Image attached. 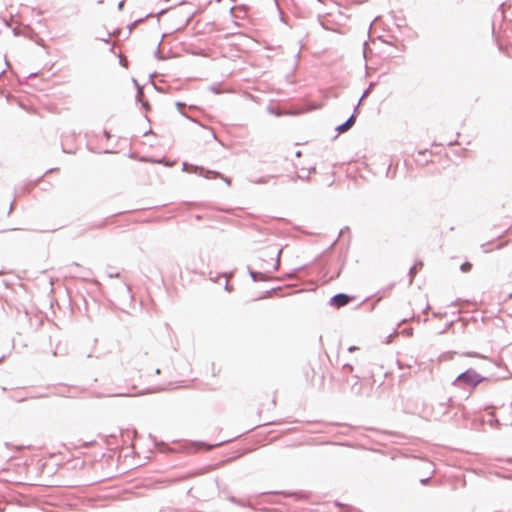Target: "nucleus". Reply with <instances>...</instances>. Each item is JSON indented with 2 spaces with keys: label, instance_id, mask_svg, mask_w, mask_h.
Returning <instances> with one entry per match:
<instances>
[{
  "label": "nucleus",
  "instance_id": "nucleus-4",
  "mask_svg": "<svg viewBox=\"0 0 512 512\" xmlns=\"http://www.w3.org/2000/svg\"><path fill=\"white\" fill-rule=\"evenodd\" d=\"M473 268V265L471 262H464L461 266H460V270L463 272V273H468L472 270Z\"/></svg>",
  "mask_w": 512,
  "mask_h": 512
},
{
  "label": "nucleus",
  "instance_id": "nucleus-8",
  "mask_svg": "<svg viewBox=\"0 0 512 512\" xmlns=\"http://www.w3.org/2000/svg\"><path fill=\"white\" fill-rule=\"evenodd\" d=\"M503 247V244L498 245V249H501Z\"/></svg>",
  "mask_w": 512,
  "mask_h": 512
},
{
  "label": "nucleus",
  "instance_id": "nucleus-3",
  "mask_svg": "<svg viewBox=\"0 0 512 512\" xmlns=\"http://www.w3.org/2000/svg\"><path fill=\"white\" fill-rule=\"evenodd\" d=\"M354 123V117L351 116L347 122H345L344 124H342L341 126L338 127V130L340 132H345L346 130H348Z\"/></svg>",
  "mask_w": 512,
  "mask_h": 512
},
{
  "label": "nucleus",
  "instance_id": "nucleus-1",
  "mask_svg": "<svg viewBox=\"0 0 512 512\" xmlns=\"http://www.w3.org/2000/svg\"><path fill=\"white\" fill-rule=\"evenodd\" d=\"M457 381L462 382L468 386L475 387L483 381L476 371L469 369L457 377Z\"/></svg>",
  "mask_w": 512,
  "mask_h": 512
},
{
  "label": "nucleus",
  "instance_id": "nucleus-5",
  "mask_svg": "<svg viewBox=\"0 0 512 512\" xmlns=\"http://www.w3.org/2000/svg\"><path fill=\"white\" fill-rule=\"evenodd\" d=\"M422 266H423V264H422V263L415 264V265L410 269V274H411L412 276H415V275H416V273H417V271H418V269H419V268H422Z\"/></svg>",
  "mask_w": 512,
  "mask_h": 512
},
{
  "label": "nucleus",
  "instance_id": "nucleus-2",
  "mask_svg": "<svg viewBox=\"0 0 512 512\" xmlns=\"http://www.w3.org/2000/svg\"><path fill=\"white\" fill-rule=\"evenodd\" d=\"M350 300L351 298L348 295L341 293L331 298V304L336 308H340L347 305Z\"/></svg>",
  "mask_w": 512,
  "mask_h": 512
},
{
  "label": "nucleus",
  "instance_id": "nucleus-7",
  "mask_svg": "<svg viewBox=\"0 0 512 512\" xmlns=\"http://www.w3.org/2000/svg\"><path fill=\"white\" fill-rule=\"evenodd\" d=\"M209 174H212L214 177H216L218 174L214 172H209Z\"/></svg>",
  "mask_w": 512,
  "mask_h": 512
},
{
  "label": "nucleus",
  "instance_id": "nucleus-6",
  "mask_svg": "<svg viewBox=\"0 0 512 512\" xmlns=\"http://www.w3.org/2000/svg\"><path fill=\"white\" fill-rule=\"evenodd\" d=\"M417 154H418V156H421V155H423V154H424V152H423V151H418V153H417Z\"/></svg>",
  "mask_w": 512,
  "mask_h": 512
}]
</instances>
